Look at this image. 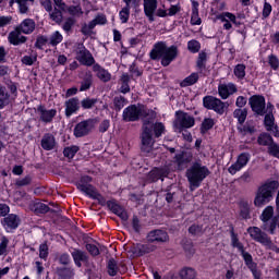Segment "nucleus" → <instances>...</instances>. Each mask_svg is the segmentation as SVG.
Segmentation results:
<instances>
[{
    "instance_id": "nucleus-15",
    "label": "nucleus",
    "mask_w": 279,
    "mask_h": 279,
    "mask_svg": "<svg viewBox=\"0 0 279 279\" xmlns=\"http://www.w3.org/2000/svg\"><path fill=\"white\" fill-rule=\"evenodd\" d=\"M1 223L7 232H12V230H16L21 226V218L17 215L10 214L2 219Z\"/></svg>"
},
{
    "instance_id": "nucleus-31",
    "label": "nucleus",
    "mask_w": 279,
    "mask_h": 279,
    "mask_svg": "<svg viewBox=\"0 0 279 279\" xmlns=\"http://www.w3.org/2000/svg\"><path fill=\"white\" fill-rule=\"evenodd\" d=\"M174 162L178 166V169L180 171H183V169H186V167H189V162H191V160L187 158L186 155L178 154L174 157Z\"/></svg>"
},
{
    "instance_id": "nucleus-55",
    "label": "nucleus",
    "mask_w": 279,
    "mask_h": 279,
    "mask_svg": "<svg viewBox=\"0 0 279 279\" xmlns=\"http://www.w3.org/2000/svg\"><path fill=\"white\" fill-rule=\"evenodd\" d=\"M181 276L183 279H195L197 274L195 272V269H193V268H183L181 270Z\"/></svg>"
},
{
    "instance_id": "nucleus-8",
    "label": "nucleus",
    "mask_w": 279,
    "mask_h": 279,
    "mask_svg": "<svg viewBox=\"0 0 279 279\" xmlns=\"http://www.w3.org/2000/svg\"><path fill=\"white\" fill-rule=\"evenodd\" d=\"M75 58L80 64H83V66H94L95 64V58L93 57V53L86 47L84 44H77L75 48Z\"/></svg>"
},
{
    "instance_id": "nucleus-18",
    "label": "nucleus",
    "mask_w": 279,
    "mask_h": 279,
    "mask_svg": "<svg viewBox=\"0 0 279 279\" xmlns=\"http://www.w3.org/2000/svg\"><path fill=\"white\" fill-rule=\"evenodd\" d=\"M177 121L181 128L185 129L193 128V125H195V118L184 111H177Z\"/></svg>"
},
{
    "instance_id": "nucleus-3",
    "label": "nucleus",
    "mask_w": 279,
    "mask_h": 279,
    "mask_svg": "<svg viewBox=\"0 0 279 279\" xmlns=\"http://www.w3.org/2000/svg\"><path fill=\"white\" fill-rule=\"evenodd\" d=\"M185 175L190 184V191H195V189H199V186H202V182L210 175V170H208V167L203 166L199 162H194L192 167L186 170Z\"/></svg>"
},
{
    "instance_id": "nucleus-50",
    "label": "nucleus",
    "mask_w": 279,
    "mask_h": 279,
    "mask_svg": "<svg viewBox=\"0 0 279 279\" xmlns=\"http://www.w3.org/2000/svg\"><path fill=\"white\" fill-rule=\"evenodd\" d=\"M97 98H84L81 101V106L82 108H84V110H90V108H93L97 104Z\"/></svg>"
},
{
    "instance_id": "nucleus-59",
    "label": "nucleus",
    "mask_w": 279,
    "mask_h": 279,
    "mask_svg": "<svg viewBox=\"0 0 279 279\" xmlns=\"http://www.w3.org/2000/svg\"><path fill=\"white\" fill-rule=\"evenodd\" d=\"M60 43H62V34L57 31L50 37V45H52V47H56V45H60Z\"/></svg>"
},
{
    "instance_id": "nucleus-22",
    "label": "nucleus",
    "mask_w": 279,
    "mask_h": 279,
    "mask_svg": "<svg viewBox=\"0 0 279 279\" xmlns=\"http://www.w3.org/2000/svg\"><path fill=\"white\" fill-rule=\"evenodd\" d=\"M236 90V85H234V83L220 84L218 86V94L221 99H228V97H230V95H234Z\"/></svg>"
},
{
    "instance_id": "nucleus-52",
    "label": "nucleus",
    "mask_w": 279,
    "mask_h": 279,
    "mask_svg": "<svg viewBox=\"0 0 279 279\" xmlns=\"http://www.w3.org/2000/svg\"><path fill=\"white\" fill-rule=\"evenodd\" d=\"M206 60H207L206 52L204 51L199 52L196 61V66L197 69H199V71H202L203 69H206V64H205Z\"/></svg>"
},
{
    "instance_id": "nucleus-1",
    "label": "nucleus",
    "mask_w": 279,
    "mask_h": 279,
    "mask_svg": "<svg viewBox=\"0 0 279 279\" xmlns=\"http://www.w3.org/2000/svg\"><path fill=\"white\" fill-rule=\"evenodd\" d=\"M156 138H160L162 134H165V124L162 122H156L154 124V119L146 118L144 119V123L142 125V134H141V141L142 146L141 149L145 154H149L154 150V134Z\"/></svg>"
},
{
    "instance_id": "nucleus-19",
    "label": "nucleus",
    "mask_w": 279,
    "mask_h": 279,
    "mask_svg": "<svg viewBox=\"0 0 279 279\" xmlns=\"http://www.w3.org/2000/svg\"><path fill=\"white\" fill-rule=\"evenodd\" d=\"M158 8V0H144V14L147 16L150 23H154L156 19L154 17V13Z\"/></svg>"
},
{
    "instance_id": "nucleus-6",
    "label": "nucleus",
    "mask_w": 279,
    "mask_h": 279,
    "mask_svg": "<svg viewBox=\"0 0 279 279\" xmlns=\"http://www.w3.org/2000/svg\"><path fill=\"white\" fill-rule=\"evenodd\" d=\"M89 182H93V178L85 175L83 177L80 182L76 184V187L81 193H85L88 197H92V199H98V202H104V196L97 192V189L95 186L88 184Z\"/></svg>"
},
{
    "instance_id": "nucleus-45",
    "label": "nucleus",
    "mask_w": 279,
    "mask_h": 279,
    "mask_svg": "<svg viewBox=\"0 0 279 279\" xmlns=\"http://www.w3.org/2000/svg\"><path fill=\"white\" fill-rule=\"evenodd\" d=\"M215 126V120L207 118L202 122L201 134H206L208 130H213Z\"/></svg>"
},
{
    "instance_id": "nucleus-42",
    "label": "nucleus",
    "mask_w": 279,
    "mask_h": 279,
    "mask_svg": "<svg viewBox=\"0 0 279 279\" xmlns=\"http://www.w3.org/2000/svg\"><path fill=\"white\" fill-rule=\"evenodd\" d=\"M51 21H53L54 23H57L58 25H60V23H62V10L54 8L50 14H49Z\"/></svg>"
},
{
    "instance_id": "nucleus-63",
    "label": "nucleus",
    "mask_w": 279,
    "mask_h": 279,
    "mask_svg": "<svg viewBox=\"0 0 279 279\" xmlns=\"http://www.w3.org/2000/svg\"><path fill=\"white\" fill-rule=\"evenodd\" d=\"M47 256H49V246L47 243L40 244L39 246V258L46 260Z\"/></svg>"
},
{
    "instance_id": "nucleus-49",
    "label": "nucleus",
    "mask_w": 279,
    "mask_h": 279,
    "mask_svg": "<svg viewBox=\"0 0 279 279\" xmlns=\"http://www.w3.org/2000/svg\"><path fill=\"white\" fill-rule=\"evenodd\" d=\"M125 104H128V100L123 96H118L113 99V105L116 110H123L125 108Z\"/></svg>"
},
{
    "instance_id": "nucleus-32",
    "label": "nucleus",
    "mask_w": 279,
    "mask_h": 279,
    "mask_svg": "<svg viewBox=\"0 0 279 279\" xmlns=\"http://www.w3.org/2000/svg\"><path fill=\"white\" fill-rule=\"evenodd\" d=\"M93 86V73L86 72L83 81L81 82L80 92L84 93V90H88Z\"/></svg>"
},
{
    "instance_id": "nucleus-10",
    "label": "nucleus",
    "mask_w": 279,
    "mask_h": 279,
    "mask_svg": "<svg viewBox=\"0 0 279 279\" xmlns=\"http://www.w3.org/2000/svg\"><path fill=\"white\" fill-rule=\"evenodd\" d=\"M246 232L250 234L251 239L260 245H271V238L263 229L258 227H248Z\"/></svg>"
},
{
    "instance_id": "nucleus-46",
    "label": "nucleus",
    "mask_w": 279,
    "mask_h": 279,
    "mask_svg": "<svg viewBox=\"0 0 279 279\" xmlns=\"http://www.w3.org/2000/svg\"><path fill=\"white\" fill-rule=\"evenodd\" d=\"M271 219H274V207L267 206V207L263 210V213H262V215H260V220H262V221H269V220H271Z\"/></svg>"
},
{
    "instance_id": "nucleus-38",
    "label": "nucleus",
    "mask_w": 279,
    "mask_h": 279,
    "mask_svg": "<svg viewBox=\"0 0 279 279\" xmlns=\"http://www.w3.org/2000/svg\"><path fill=\"white\" fill-rule=\"evenodd\" d=\"M257 143L258 145H263L264 147H267V145L269 147V145L274 143V137H271V135L268 133H262L257 138Z\"/></svg>"
},
{
    "instance_id": "nucleus-23",
    "label": "nucleus",
    "mask_w": 279,
    "mask_h": 279,
    "mask_svg": "<svg viewBox=\"0 0 279 279\" xmlns=\"http://www.w3.org/2000/svg\"><path fill=\"white\" fill-rule=\"evenodd\" d=\"M71 256L76 267H82V263H88V253L80 248H73Z\"/></svg>"
},
{
    "instance_id": "nucleus-43",
    "label": "nucleus",
    "mask_w": 279,
    "mask_h": 279,
    "mask_svg": "<svg viewBox=\"0 0 279 279\" xmlns=\"http://www.w3.org/2000/svg\"><path fill=\"white\" fill-rule=\"evenodd\" d=\"M10 101V94H8V90L5 87L0 86V107L5 108Z\"/></svg>"
},
{
    "instance_id": "nucleus-24",
    "label": "nucleus",
    "mask_w": 279,
    "mask_h": 279,
    "mask_svg": "<svg viewBox=\"0 0 279 279\" xmlns=\"http://www.w3.org/2000/svg\"><path fill=\"white\" fill-rule=\"evenodd\" d=\"M93 71L94 73H96V76L98 77V80H100V82H110V80H112V75L110 74V72H108L106 69L101 68V65H99L98 63H94L93 64Z\"/></svg>"
},
{
    "instance_id": "nucleus-33",
    "label": "nucleus",
    "mask_w": 279,
    "mask_h": 279,
    "mask_svg": "<svg viewBox=\"0 0 279 279\" xmlns=\"http://www.w3.org/2000/svg\"><path fill=\"white\" fill-rule=\"evenodd\" d=\"M199 81V74L198 73H192L190 76L185 77L181 83V88H186L187 86H193L194 84H197Z\"/></svg>"
},
{
    "instance_id": "nucleus-62",
    "label": "nucleus",
    "mask_w": 279,
    "mask_h": 279,
    "mask_svg": "<svg viewBox=\"0 0 279 279\" xmlns=\"http://www.w3.org/2000/svg\"><path fill=\"white\" fill-rule=\"evenodd\" d=\"M68 12L72 16H80V15L84 14V12H82V7H80V5H71V7H69L68 8Z\"/></svg>"
},
{
    "instance_id": "nucleus-44",
    "label": "nucleus",
    "mask_w": 279,
    "mask_h": 279,
    "mask_svg": "<svg viewBox=\"0 0 279 279\" xmlns=\"http://www.w3.org/2000/svg\"><path fill=\"white\" fill-rule=\"evenodd\" d=\"M77 151H80L78 146H69L63 149V156L71 160L72 158H75V154H77Z\"/></svg>"
},
{
    "instance_id": "nucleus-16",
    "label": "nucleus",
    "mask_w": 279,
    "mask_h": 279,
    "mask_svg": "<svg viewBox=\"0 0 279 279\" xmlns=\"http://www.w3.org/2000/svg\"><path fill=\"white\" fill-rule=\"evenodd\" d=\"M64 106H65V117L68 119H71L73 114L80 111V106H81L80 98L77 97L70 98L64 102Z\"/></svg>"
},
{
    "instance_id": "nucleus-4",
    "label": "nucleus",
    "mask_w": 279,
    "mask_h": 279,
    "mask_svg": "<svg viewBox=\"0 0 279 279\" xmlns=\"http://www.w3.org/2000/svg\"><path fill=\"white\" fill-rule=\"evenodd\" d=\"M278 189L277 181H269L258 187L254 204L257 208H263V206L269 204L274 199V193Z\"/></svg>"
},
{
    "instance_id": "nucleus-5",
    "label": "nucleus",
    "mask_w": 279,
    "mask_h": 279,
    "mask_svg": "<svg viewBox=\"0 0 279 279\" xmlns=\"http://www.w3.org/2000/svg\"><path fill=\"white\" fill-rule=\"evenodd\" d=\"M156 119V113L151 109H147L143 106L131 105L123 110V121H138V119Z\"/></svg>"
},
{
    "instance_id": "nucleus-28",
    "label": "nucleus",
    "mask_w": 279,
    "mask_h": 279,
    "mask_svg": "<svg viewBox=\"0 0 279 279\" xmlns=\"http://www.w3.org/2000/svg\"><path fill=\"white\" fill-rule=\"evenodd\" d=\"M276 228H278V218H272L270 220H264L262 225V230L269 232V234H276Z\"/></svg>"
},
{
    "instance_id": "nucleus-47",
    "label": "nucleus",
    "mask_w": 279,
    "mask_h": 279,
    "mask_svg": "<svg viewBox=\"0 0 279 279\" xmlns=\"http://www.w3.org/2000/svg\"><path fill=\"white\" fill-rule=\"evenodd\" d=\"M108 23V19L106 15L98 14L94 20L90 21V27H97V25H106Z\"/></svg>"
},
{
    "instance_id": "nucleus-64",
    "label": "nucleus",
    "mask_w": 279,
    "mask_h": 279,
    "mask_svg": "<svg viewBox=\"0 0 279 279\" xmlns=\"http://www.w3.org/2000/svg\"><path fill=\"white\" fill-rule=\"evenodd\" d=\"M268 63L275 71L279 69V59L276 54H270L268 57Z\"/></svg>"
},
{
    "instance_id": "nucleus-2",
    "label": "nucleus",
    "mask_w": 279,
    "mask_h": 279,
    "mask_svg": "<svg viewBox=\"0 0 279 279\" xmlns=\"http://www.w3.org/2000/svg\"><path fill=\"white\" fill-rule=\"evenodd\" d=\"M150 60H160L162 66H169L178 58V46L168 47L165 41L154 45L150 53Z\"/></svg>"
},
{
    "instance_id": "nucleus-11",
    "label": "nucleus",
    "mask_w": 279,
    "mask_h": 279,
    "mask_svg": "<svg viewBox=\"0 0 279 279\" xmlns=\"http://www.w3.org/2000/svg\"><path fill=\"white\" fill-rule=\"evenodd\" d=\"M267 110H268V113L264 118V125L267 132H271L272 136H275L276 138H279L278 124H276V118H274V113H271V111L274 110V106L271 104H268Z\"/></svg>"
},
{
    "instance_id": "nucleus-56",
    "label": "nucleus",
    "mask_w": 279,
    "mask_h": 279,
    "mask_svg": "<svg viewBox=\"0 0 279 279\" xmlns=\"http://www.w3.org/2000/svg\"><path fill=\"white\" fill-rule=\"evenodd\" d=\"M189 232L193 236H199V234H204V228L202 226H199V225H192L189 228Z\"/></svg>"
},
{
    "instance_id": "nucleus-48",
    "label": "nucleus",
    "mask_w": 279,
    "mask_h": 279,
    "mask_svg": "<svg viewBox=\"0 0 279 279\" xmlns=\"http://www.w3.org/2000/svg\"><path fill=\"white\" fill-rule=\"evenodd\" d=\"M187 49L191 53H199V49H202V44L199 41L192 39L187 43Z\"/></svg>"
},
{
    "instance_id": "nucleus-61",
    "label": "nucleus",
    "mask_w": 279,
    "mask_h": 279,
    "mask_svg": "<svg viewBox=\"0 0 279 279\" xmlns=\"http://www.w3.org/2000/svg\"><path fill=\"white\" fill-rule=\"evenodd\" d=\"M268 154H270V156H274L275 158H279V145L275 142L269 144Z\"/></svg>"
},
{
    "instance_id": "nucleus-51",
    "label": "nucleus",
    "mask_w": 279,
    "mask_h": 279,
    "mask_svg": "<svg viewBox=\"0 0 279 279\" xmlns=\"http://www.w3.org/2000/svg\"><path fill=\"white\" fill-rule=\"evenodd\" d=\"M235 162H238L242 169L243 167H246L247 162H250V153L240 154Z\"/></svg>"
},
{
    "instance_id": "nucleus-36",
    "label": "nucleus",
    "mask_w": 279,
    "mask_h": 279,
    "mask_svg": "<svg viewBox=\"0 0 279 279\" xmlns=\"http://www.w3.org/2000/svg\"><path fill=\"white\" fill-rule=\"evenodd\" d=\"M234 119H238V122L240 125H243L245 123V120L247 119V110L244 109H235L233 111Z\"/></svg>"
},
{
    "instance_id": "nucleus-12",
    "label": "nucleus",
    "mask_w": 279,
    "mask_h": 279,
    "mask_svg": "<svg viewBox=\"0 0 279 279\" xmlns=\"http://www.w3.org/2000/svg\"><path fill=\"white\" fill-rule=\"evenodd\" d=\"M248 104H250L253 112H255V114H258L259 117H264V114H265V97L254 95L248 99Z\"/></svg>"
},
{
    "instance_id": "nucleus-30",
    "label": "nucleus",
    "mask_w": 279,
    "mask_h": 279,
    "mask_svg": "<svg viewBox=\"0 0 279 279\" xmlns=\"http://www.w3.org/2000/svg\"><path fill=\"white\" fill-rule=\"evenodd\" d=\"M57 275L59 279H73L75 270L71 267H59L57 268Z\"/></svg>"
},
{
    "instance_id": "nucleus-37",
    "label": "nucleus",
    "mask_w": 279,
    "mask_h": 279,
    "mask_svg": "<svg viewBox=\"0 0 279 279\" xmlns=\"http://www.w3.org/2000/svg\"><path fill=\"white\" fill-rule=\"evenodd\" d=\"M230 234H231L232 247H236V250H239V252H243L245 250V246H243V243H241V241H239V235L236 233H234V229L231 230Z\"/></svg>"
},
{
    "instance_id": "nucleus-34",
    "label": "nucleus",
    "mask_w": 279,
    "mask_h": 279,
    "mask_svg": "<svg viewBox=\"0 0 279 279\" xmlns=\"http://www.w3.org/2000/svg\"><path fill=\"white\" fill-rule=\"evenodd\" d=\"M29 1L34 0H10L9 5L10 8H12L14 3H17L21 14H27V11L29 10V8L27 7V2Z\"/></svg>"
},
{
    "instance_id": "nucleus-40",
    "label": "nucleus",
    "mask_w": 279,
    "mask_h": 279,
    "mask_svg": "<svg viewBox=\"0 0 279 279\" xmlns=\"http://www.w3.org/2000/svg\"><path fill=\"white\" fill-rule=\"evenodd\" d=\"M238 131L242 136H247V134H254L256 128L253 124H250V122H246V124L239 126Z\"/></svg>"
},
{
    "instance_id": "nucleus-27",
    "label": "nucleus",
    "mask_w": 279,
    "mask_h": 279,
    "mask_svg": "<svg viewBox=\"0 0 279 279\" xmlns=\"http://www.w3.org/2000/svg\"><path fill=\"white\" fill-rule=\"evenodd\" d=\"M17 27L22 31V34H32L36 29V22L32 19H26Z\"/></svg>"
},
{
    "instance_id": "nucleus-39",
    "label": "nucleus",
    "mask_w": 279,
    "mask_h": 279,
    "mask_svg": "<svg viewBox=\"0 0 279 279\" xmlns=\"http://www.w3.org/2000/svg\"><path fill=\"white\" fill-rule=\"evenodd\" d=\"M241 256L244 259V263L246 265V267H248V269H254V267H256V263H254V258L252 257V254L245 252V248L240 252Z\"/></svg>"
},
{
    "instance_id": "nucleus-20",
    "label": "nucleus",
    "mask_w": 279,
    "mask_h": 279,
    "mask_svg": "<svg viewBox=\"0 0 279 279\" xmlns=\"http://www.w3.org/2000/svg\"><path fill=\"white\" fill-rule=\"evenodd\" d=\"M23 34V31L17 26L14 31H12L9 36L8 40L11 45L17 46L23 45L24 43H27V37L21 36Z\"/></svg>"
},
{
    "instance_id": "nucleus-13",
    "label": "nucleus",
    "mask_w": 279,
    "mask_h": 279,
    "mask_svg": "<svg viewBox=\"0 0 279 279\" xmlns=\"http://www.w3.org/2000/svg\"><path fill=\"white\" fill-rule=\"evenodd\" d=\"M146 239L148 243H168L169 233L165 230L155 229L148 232Z\"/></svg>"
},
{
    "instance_id": "nucleus-54",
    "label": "nucleus",
    "mask_w": 279,
    "mask_h": 279,
    "mask_svg": "<svg viewBox=\"0 0 279 279\" xmlns=\"http://www.w3.org/2000/svg\"><path fill=\"white\" fill-rule=\"evenodd\" d=\"M34 208H35V213H37V215H45V214L49 213V210H51L49 208V206H47L44 203H36L34 205Z\"/></svg>"
},
{
    "instance_id": "nucleus-9",
    "label": "nucleus",
    "mask_w": 279,
    "mask_h": 279,
    "mask_svg": "<svg viewBox=\"0 0 279 279\" xmlns=\"http://www.w3.org/2000/svg\"><path fill=\"white\" fill-rule=\"evenodd\" d=\"M95 125H97V119H87L78 122L74 128V136L76 138L88 136L95 130Z\"/></svg>"
},
{
    "instance_id": "nucleus-35",
    "label": "nucleus",
    "mask_w": 279,
    "mask_h": 279,
    "mask_svg": "<svg viewBox=\"0 0 279 279\" xmlns=\"http://www.w3.org/2000/svg\"><path fill=\"white\" fill-rule=\"evenodd\" d=\"M120 93H123V95H126V93H130V75L122 74L120 78Z\"/></svg>"
},
{
    "instance_id": "nucleus-25",
    "label": "nucleus",
    "mask_w": 279,
    "mask_h": 279,
    "mask_svg": "<svg viewBox=\"0 0 279 279\" xmlns=\"http://www.w3.org/2000/svg\"><path fill=\"white\" fill-rule=\"evenodd\" d=\"M169 172L165 168H155L148 173L149 182H158V180H165Z\"/></svg>"
},
{
    "instance_id": "nucleus-58",
    "label": "nucleus",
    "mask_w": 279,
    "mask_h": 279,
    "mask_svg": "<svg viewBox=\"0 0 279 279\" xmlns=\"http://www.w3.org/2000/svg\"><path fill=\"white\" fill-rule=\"evenodd\" d=\"M240 215H241L242 219H250V205L247 203L241 204Z\"/></svg>"
},
{
    "instance_id": "nucleus-53",
    "label": "nucleus",
    "mask_w": 279,
    "mask_h": 279,
    "mask_svg": "<svg viewBox=\"0 0 279 279\" xmlns=\"http://www.w3.org/2000/svg\"><path fill=\"white\" fill-rule=\"evenodd\" d=\"M119 17L121 23H128L130 21V7L128 4L120 11Z\"/></svg>"
},
{
    "instance_id": "nucleus-29",
    "label": "nucleus",
    "mask_w": 279,
    "mask_h": 279,
    "mask_svg": "<svg viewBox=\"0 0 279 279\" xmlns=\"http://www.w3.org/2000/svg\"><path fill=\"white\" fill-rule=\"evenodd\" d=\"M192 16L191 23L192 25H202V19L199 17V2L193 0L192 1Z\"/></svg>"
},
{
    "instance_id": "nucleus-57",
    "label": "nucleus",
    "mask_w": 279,
    "mask_h": 279,
    "mask_svg": "<svg viewBox=\"0 0 279 279\" xmlns=\"http://www.w3.org/2000/svg\"><path fill=\"white\" fill-rule=\"evenodd\" d=\"M234 75L239 80H243L245 77V64H238L234 68Z\"/></svg>"
},
{
    "instance_id": "nucleus-21",
    "label": "nucleus",
    "mask_w": 279,
    "mask_h": 279,
    "mask_svg": "<svg viewBox=\"0 0 279 279\" xmlns=\"http://www.w3.org/2000/svg\"><path fill=\"white\" fill-rule=\"evenodd\" d=\"M107 206L109 210H111L113 215H117L118 217H120L122 221H128L129 219L128 211H125V209H123L121 205L117 204L114 201H108Z\"/></svg>"
},
{
    "instance_id": "nucleus-17",
    "label": "nucleus",
    "mask_w": 279,
    "mask_h": 279,
    "mask_svg": "<svg viewBox=\"0 0 279 279\" xmlns=\"http://www.w3.org/2000/svg\"><path fill=\"white\" fill-rule=\"evenodd\" d=\"M37 112L39 114V121H43V123H51L56 114H58L56 109L47 110L43 105L37 107Z\"/></svg>"
},
{
    "instance_id": "nucleus-26",
    "label": "nucleus",
    "mask_w": 279,
    "mask_h": 279,
    "mask_svg": "<svg viewBox=\"0 0 279 279\" xmlns=\"http://www.w3.org/2000/svg\"><path fill=\"white\" fill-rule=\"evenodd\" d=\"M41 147L45 151H51L56 147V137L51 133H46L41 138Z\"/></svg>"
},
{
    "instance_id": "nucleus-41",
    "label": "nucleus",
    "mask_w": 279,
    "mask_h": 279,
    "mask_svg": "<svg viewBox=\"0 0 279 279\" xmlns=\"http://www.w3.org/2000/svg\"><path fill=\"white\" fill-rule=\"evenodd\" d=\"M107 269L109 276H117V274H119V264H117L114 258L108 260Z\"/></svg>"
},
{
    "instance_id": "nucleus-60",
    "label": "nucleus",
    "mask_w": 279,
    "mask_h": 279,
    "mask_svg": "<svg viewBox=\"0 0 279 279\" xmlns=\"http://www.w3.org/2000/svg\"><path fill=\"white\" fill-rule=\"evenodd\" d=\"M74 25H75V19L68 17L62 25V29H64L66 32V34H69V32H71V29H73Z\"/></svg>"
},
{
    "instance_id": "nucleus-7",
    "label": "nucleus",
    "mask_w": 279,
    "mask_h": 279,
    "mask_svg": "<svg viewBox=\"0 0 279 279\" xmlns=\"http://www.w3.org/2000/svg\"><path fill=\"white\" fill-rule=\"evenodd\" d=\"M203 106L204 108H207V110H214L217 114H223L226 110L230 108V104L223 102L215 96H205L203 98Z\"/></svg>"
},
{
    "instance_id": "nucleus-14",
    "label": "nucleus",
    "mask_w": 279,
    "mask_h": 279,
    "mask_svg": "<svg viewBox=\"0 0 279 279\" xmlns=\"http://www.w3.org/2000/svg\"><path fill=\"white\" fill-rule=\"evenodd\" d=\"M156 245L148 243V244H136L133 245L129 252L133 254V256H145V254H151V252H156Z\"/></svg>"
}]
</instances>
